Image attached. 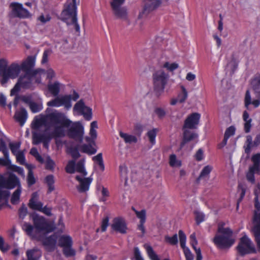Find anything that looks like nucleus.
I'll use <instances>...</instances> for the list:
<instances>
[{
	"mask_svg": "<svg viewBox=\"0 0 260 260\" xmlns=\"http://www.w3.org/2000/svg\"><path fill=\"white\" fill-rule=\"evenodd\" d=\"M69 121L60 113L36 116L32 123V144L38 145L43 143V146L48 149L52 138L64 137L62 126H68Z\"/></svg>",
	"mask_w": 260,
	"mask_h": 260,
	"instance_id": "nucleus-1",
	"label": "nucleus"
},
{
	"mask_svg": "<svg viewBox=\"0 0 260 260\" xmlns=\"http://www.w3.org/2000/svg\"><path fill=\"white\" fill-rule=\"evenodd\" d=\"M32 218L34 228L30 224L26 222L22 225L23 230L32 238L39 239L38 233H49L54 230V227L43 216L35 214L32 216Z\"/></svg>",
	"mask_w": 260,
	"mask_h": 260,
	"instance_id": "nucleus-2",
	"label": "nucleus"
},
{
	"mask_svg": "<svg viewBox=\"0 0 260 260\" xmlns=\"http://www.w3.org/2000/svg\"><path fill=\"white\" fill-rule=\"evenodd\" d=\"M46 112V113H48L49 114H55L57 112L62 114L66 118V119L70 121L68 126H62L64 132V136L66 134V128H67V135L70 138L73 139L76 141L79 142H81L82 141L84 135V127L80 122L77 121L73 122L71 120L68 118L65 114L59 112L58 110H52L51 109L48 108H47Z\"/></svg>",
	"mask_w": 260,
	"mask_h": 260,
	"instance_id": "nucleus-3",
	"label": "nucleus"
},
{
	"mask_svg": "<svg viewBox=\"0 0 260 260\" xmlns=\"http://www.w3.org/2000/svg\"><path fill=\"white\" fill-rule=\"evenodd\" d=\"M60 19L68 26H73L76 31L80 32V26L77 22L76 0L68 2L60 14Z\"/></svg>",
	"mask_w": 260,
	"mask_h": 260,
	"instance_id": "nucleus-4",
	"label": "nucleus"
},
{
	"mask_svg": "<svg viewBox=\"0 0 260 260\" xmlns=\"http://www.w3.org/2000/svg\"><path fill=\"white\" fill-rule=\"evenodd\" d=\"M223 223L218 224L217 233L213 239L214 244L220 248L230 247L235 242L233 232L229 228H223Z\"/></svg>",
	"mask_w": 260,
	"mask_h": 260,
	"instance_id": "nucleus-5",
	"label": "nucleus"
},
{
	"mask_svg": "<svg viewBox=\"0 0 260 260\" xmlns=\"http://www.w3.org/2000/svg\"><path fill=\"white\" fill-rule=\"evenodd\" d=\"M152 77L154 92L157 96H159L164 91L169 75L164 71L159 70L153 73Z\"/></svg>",
	"mask_w": 260,
	"mask_h": 260,
	"instance_id": "nucleus-6",
	"label": "nucleus"
},
{
	"mask_svg": "<svg viewBox=\"0 0 260 260\" xmlns=\"http://www.w3.org/2000/svg\"><path fill=\"white\" fill-rule=\"evenodd\" d=\"M2 79L1 83L5 84L10 79H14L16 78L21 72V67L17 62H13L8 67L3 66L2 68Z\"/></svg>",
	"mask_w": 260,
	"mask_h": 260,
	"instance_id": "nucleus-7",
	"label": "nucleus"
},
{
	"mask_svg": "<svg viewBox=\"0 0 260 260\" xmlns=\"http://www.w3.org/2000/svg\"><path fill=\"white\" fill-rule=\"evenodd\" d=\"M237 250L241 256L255 253V248L254 244L248 237L245 235L240 239Z\"/></svg>",
	"mask_w": 260,
	"mask_h": 260,
	"instance_id": "nucleus-8",
	"label": "nucleus"
},
{
	"mask_svg": "<svg viewBox=\"0 0 260 260\" xmlns=\"http://www.w3.org/2000/svg\"><path fill=\"white\" fill-rule=\"evenodd\" d=\"M37 75L25 73L23 76H20L14 87L11 90V95L16 94L22 88H29L31 86L32 78Z\"/></svg>",
	"mask_w": 260,
	"mask_h": 260,
	"instance_id": "nucleus-9",
	"label": "nucleus"
},
{
	"mask_svg": "<svg viewBox=\"0 0 260 260\" xmlns=\"http://www.w3.org/2000/svg\"><path fill=\"white\" fill-rule=\"evenodd\" d=\"M123 4L117 0H112L110 2L113 13L115 17L123 20H127L128 18L127 10L126 7H122Z\"/></svg>",
	"mask_w": 260,
	"mask_h": 260,
	"instance_id": "nucleus-10",
	"label": "nucleus"
},
{
	"mask_svg": "<svg viewBox=\"0 0 260 260\" xmlns=\"http://www.w3.org/2000/svg\"><path fill=\"white\" fill-rule=\"evenodd\" d=\"M20 185V181L17 177L11 173L8 177L6 178L2 175L0 174V189L3 188L11 189L18 187Z\"/></svg>",
	"mask_w": 260,
	"mask_h": 260,
	"instance_id": "nucleus-11",
	"label": "nucleus"
},
{
	"mask_svg": "<svg viewBox=\"0 0 260 260\" xmlns=\"http://www.w3.org/2000/svg\"><path fill=\"white\" fill-rule=\"evenodd\" d=\"M11 9V15L13 17L19 18H27L30 17L31 14L28 10L23 7L22 4L13 2L10 4Z\"/></svg>",
	"mask_w": 260,
	"mask_h": 260,
	"instance_id": "nucleus-12",
	"label": "nucleus"
},
{
	"mask_svg": "<svg viewBox=\"0 0 260 260\" xmlns=\"http://www.w3.org/2000/svg\"><path fill=\"white\" fill-rule=\"evenodd\" d=\"M35 64V57L32 56H29L22 62L20 66L21 69L25 73H27V74H32L37 75L44 72L43 70L40 69L36 70L33 69Z\"/></svg>",
	"mask_w": 260,
	"mask_h": 260,
	"instance_id": "nucleus-13",
	"label": "nucleus"
},
{
	"mask_svg": "<svg viewBox=\"0 0 260 260\" xmlns=\"http://www.w3.org/2000/svg\"><path fill=\"white\" fill-rule=\"evenodd\" d=\"M143 2V9L139 15V18H140L146 16L150 13L159 7L162 3L160 0H144Z\"/></svg>",
	"mask_w": 260,
	"mask_h": 260,
	"instance_id": "nucleus-14",
	"label": "nucleus"
},
{
	"mask_svg": "<svg viewBox=\"0 0 260 260\" xmlns=\"http://www.w3.org/2000/svg\"><path fill=\"white\" fill-rule=\"evenodd\" d=\"M79 94L75 91H73V94H65L59 96L60 107L69 110L72 106L71 101H76L79 98Z\"/></svg>",
	"mask_w": 260,
	"mask_h": 260,
	"instance_id": "nucleus-15",
	"label": "nucleus"
},
{
	"mask_svg": "<svg viewBox=\"0 0 260 260\" xmlns=\"http://www.w3.org/2000/svg\"><path fill=\"white\" fill-rule=\"evenodd\" d=\"M73 110L83 115L87 120H90L92 118L91 109L85 105L83 100H80L75 104Z\"/></svg>",
	"mask_w": 260,
	"mask_h": 260,
	"instance_id": "nucleus-16",
	"label": "nucleus"
},
{
	"mask_svg": "<svg viewBox=\"0 0 260 260\" xmlns=\"http://www.w3.org/2000/svg\"><path fill=\"white\" fill-rule=\"evenodd\" d=\"M85 141L87 144H84L80 146V150L88 155L95 154L97 151L96 144L95 141L90 139L89 137L85 138Z\"/></svg>",
	"mask_w": 260,
	"mask_h": 260,
	"instance_id": "nucleus-17",
	"label": "nucleus"
},
{
	"mask_svg": "<svg viewBox=\"0 0 260 260\" xmlns=\"http://www.w3.org/2000/svg\"><path fill=\"white\" fill-rule=\"evenodd\" d=\"M201 115L198 113L189 115L184 121L183 129H196L199 123Z\"/></svg>",
	"mask_w": 260,
	"mask_h": 260,
	"instance_id": "nucleus-18",
	"label": "nucleus"
},
{
	"mask_svg": "<svg viewBox=\"0 0 260 260\" xmlns=\"http://www.w3.org/2000/svg\"><path fill=\"white\" fill-rule=\"evenodd\" d=\"M76 179L79 183V185L76 186V188L80 193H84L89 190L90 185L92 181L91 177L82 178L80 176L77 175L76 176Z\"/></svg>",
	"mask_w": 260,
	"mask_h": 260,
	"instance_id": "nucleus-19",
	"label": "nucleus"
},
{
	"mask_svg": "<svg viewBox=\"0 0 260 260\" xmlns=\"http://www.w3.org/2000/svg\"><path fill=\"white\" fill-rule=\"evenodd\" d=\"M57 236L55 235H51L42 240V244L45 250L48 252H52L56 248Z\"/></svg>",
	"mask_w": 260,
	"mask_h": 260,
	"instance_id": "nucleus-20",
	"label": "nucleus"
},
{
	"mask_svg": "<svg viewBox=\"0 0 260 260\" xmlns=\"http://www.w3.org/2000/svg\"><path fill=\"white\" fill-rule=\"evenodd\" d=\"M112 229L118 233L124 234L126 233L127 227L125 220L121 218H115L111 225Z\"/></svg>",
	"mask_w": 260,
	"mask_h": 260,
	"instance_id": "nucleus-21",
	"label": "nucleus"
},
{
	"mask_svg": "<svg viewBox=\"0 0 260 260\" xmlns=\"http://www.w3.org/2000/svg\"><path fill=\"white\" fill-rule=\"evenodd\" d=\"M252 231L257 246L260 249V213H255Z\"/></svg>",
	"mask_w": 260,
	"mask_h": 260,
	"instance_id": "nucleus-22",
	"label": "nucleus"
},
{
	"mask_svg": "<svg viewBox=\"0 0 260 260\" xmlns=\"http://www.w3.org/2000/svg\"><path fill=\"white\" fill-rule=\"evenodd\" d=\"M188 129V128L183 129V138L180 144V148H182L186 143L198 138V135L197 134Z\"/></svg>",
	"mask_w": 260,
	"mask_h": 260,
	"instance_id": "nucleus-23",
	"label": "nucleus"
},
{
	"mask_svg": "<svg viewBox=\"0 0 260 260\" xmlns=\"http://www.w3.org/2000/svg\"><path fill=\"white\" fill-rule=\"evenodd\" d=\"M38 193L37 192H34L31 195V198L29 201L28 206L33 209L40 211L43 204L41 202H38Z\"/></svg>",
	"mask_w": 260,
	"mask_h": 260,
	"instance_id": "nucleus-24",
	"label": "nucleus"
},
{
	"mask_svg": "<svg viewBox=\"0 0 260 260\" xmlns=\"http://www.w3.org/2000/svg\"><path fill=\"white\" fill-rule=\"evenodd\" d=\"M14 118L20 123L21 126L23 125L27 118L26 110L24 108H21L20 110L16 111Z\"/></svg>",
	"mask_w": 260,
	"mask_h": 260,
	"instance_id": "nucleus-25",
	"label": "nucleus"
},
{
	"mask_svg": "<svg viewBox=\"0 0 260 260\" xmlns=\"http://www.w3.org/2000/svg\"><path fill=\"white\" fill-rule=\"evenodd\" d=\"M251 85L255 96L257 98H260V76L253 79L251 82Z\"/></svg>",
	"mask_w": 260,
	"mask_h": 260,
	"instance_id": "nucleus-26",
	"label": "nucleus"
},
{
	"mask_svg": "<svg viewBox=\"0 0 260 260\" xmlns=\"http://www.w3.org/2000/svg\"><path fill=\"white\" fill-rule=\"evenodd\" d=\"M73 241L71 237L67 235H62L58 240V246L64 248L68 246H72Z\"/></svg>",
	"mask_w": 260,
	"mask_h": 260,
	"instance_id": "nucleus-27",
	"label": "nucleus"
},
{
	"mask_svg": "<svg viewBox=\"0 0 260 260\" xmlns=\"http://www.w3.org/2000/svg\"><path fill=\"white\" fill-rule=\"evenodd\" d=\"M26 255L27 260H39L41 256V252L37 249H33L27 250Z\"/></svg>",
	"mask_w": 260,
	"mask_h": 260,
	"instance_id": "nucleus-28",
	"label": "nucleus"
},
{
	"mask_svg": "<svg viewBox=\"0 0 260 260\" xmlns=\"http://www.w3.org/2000/svg\"><path fill=\"white\" fill-rule=\"evenodd\" d=\"M60 84L58 82L48 85V90L54 96H57L60 92Z\"/></svg>",
	"mask_w": 260,
	"mask_h": 260,
	"instance_id": "nucleus-29",
	"label": "nucleus"
},
{
	"mask_svg": "<svg viewBox=\"0 0 260 260\" xmlns=\"http://www.w3.org/2000/svg\"><path fill=\"white\" fill-rule=\"evenodd\" d=\"M253 165L249 167L255 169L260 173V153L253 155L251 157Z\"/></svg>",
	"mask_w": 260,
	"mask_h": 260,
	"instance_id": "nucleus-30",
	"label": "nucleus"
},
{
	"mask_svg": "<svg viewBox=\"0 0 260 260\" xmlns=\"http://www.w3.org/2000/svg\"><path fill=\"white\" fill-rule=\"evenodd\" d=\"M212 167L209 165H207L204 167L200 174V176L197 179V181H199L203 179H208L209 174L212 170Z\"/></svg>",
	"mask_w": 260,
	"mask_h": 260,
	"instance_id": "nucleus-31",
	"label": "nucleus"
},
{
	"mask_svg": "<svg viewBox=\"0 0 260 260\" xmlns=\"http://www.w3.org/2000/svg\"><path fill=\"white\" fill-rule=\"evenodd\" d=\"M119 135L124 139L126 143H136L137 142V138L135 136L128 135L121 132H120Z\"/></svg>",
	"mask_w": 260,
	"mask_h": 260,
	"instance_id": "nucleus-32",
	"label": "nucleus"
},
{
	"mask_svg": "<svg viewBox=\"0 0 260 260\" xmlns=\"http://www.w3.org/2000/svg\"><path fill=\"white\" fill-rule=\"evenodd\" d=\"M21 193V187L20 185H19L17 189L13 193L12 195L11 202L12 204L16 205L19 203Z\"/></svg>",
	"mask_w": 260,
	"mask_h": 260,
	"instance_id": "nucleus-33",
	"label": "nucleus"
},
{
	"mask_svg": "<svg viewBox=\"0 0 260 260\" xmlns=\"http://www.w3.org/2000/svg\"><path fill=\"white\" fill-rule=\"evenodd\" d=\"M84 159L79 160L75 166L76 171L81 173L83 176H85L87 174L84 168Z\"/></svg>",
	"mask_w": 260,
	"mask_h": 260,
	"instance_id": "nucleus-34",
	"label": "nucleus"
},
{
	"mask_svg": "<svg viewBox=\"0 0 260 260\" xmlns=\"http://www.w3.org/2000/svg\"><path fill=\"white\" fill-rule=\"evenodd\" d=\"M254 174L260 175L255 169L249 167L248 172L246 174V178L248 181L253 184L255 183Z\"/></svg>",
	"mask_w": 260,
	"mask_h": 260,
	"instance_id": "nucleus-35",
	"label": "nucleus"
},
{
	"mask_svg": "<svg viewBox=\"0 0 260 260\" xmlns=\"http://www.w3.org/2000/svg\"><path fill=\"white\" fill-rule=\"evenodd\" d=\"M45 181L47 183L48 187V191L49 193L52 192L54 190V177L52 175H48L45 178Z\"/></svg>",
	"mask_w": 260,
	"mask_h": 260,
	"instance_id": "nucleus-36",
	"label": "nucleus"
},
{
	"mask_svg": "<svg viewBox=\"0 0 260 260\" xmlns=\"http://www.w3.org/2000/svg\"><path fill=\"white\" fill-rule=\"evenodd\" d=\"M27 168L28 169V173L27 175V183L29 186H31L36 183V179L34 176V174L31 170V165L26 164Z\"/></svg>",
	"mask_w": 260,
	"mask_h": 260,
	"instance_id": "nucleus-37",
	"label": "nucleus"
},
{
	"mask_svg": "<svg viewBox=\"0 0 260 260\" xmlns=\"http://www.w3.org/2000/svg\"><path fill=\"white\" fill-rule=\"evenodd\" d=\"M147 254L151 260H160L158 255L155 253L152 247L149 245L145 246Z\"/></svg>",
	"mask_w": 260,
	"mask_h": 260,
	"instance_id": "nucleus-38",
	"label": "nucleus"
},
{
	"mask_svg": "<svg viewBox=\"0 0 260 260\" xmlns=\"http://www.w3.org/2000/svg\"><path fill=\"white\" fill-rule=\"evenodd\" d=\"M254 207L255 210L254 212V216L253 218V223L254 224V219L255 213H260V203L258 201V194L256 190H254Z\"/></svg>",
	"mask_w": 260,
	"mask_h": 260,
	"instance_id": "nucleus-39",
	"label": "nucleus"
},
{
	"mask_svg": "<svg viewBox=\"0 0 260 260\" xmlns=\"http://www.w3.org/2000/svg\"><path fill=\"white\" fill-rule=\"evenodd\" d=\"M62 252L66 257L73 256L76 254V251L72 248V246H68L63 248Z\"/></svg>",
	"mask_w": 260,
	"mask_h": 260,
	"instance_id": "nucleus-40",
	"label": "nucleus"
},
{
	"mask_svg": "<svg viewBox=\"0 0 260 260\" xmlns=\"http://www.w3.org/2000/svg\"><path fill=\"white\" fill-rule=\"evenodd\" d=\"M181 88L182 89V92L178 94L177 99L179 103H184L186 100L188 96V94L186 89L184 86H182Z\"/></svg>",
	"mask_w": 260,
	"mask_h": 260,
	"instance_id": "nucleus-41",
	"label": "nucleus"
},
{
	"mask_svg": "<svg viewBox=\"0 0 260 260\" xmlns=\"http://www.w3.org/2000/svg\"><path fill=\"white\" fill-rule=\"evenodd\" d=\"M21 143L20 142H16V143H9V147L12 152V153L15 155V154L18 153L20 151H18L20 147Z\"/></svg>",
	"mask_w": 260,
	"mask_h": 260,
	"instance_id": "nucleus-42",
	"label": "nucleus"
},
{
	"mask_svg": "<svg viewBox=\"0 0 260 260\" xmlns=\"http://www.w3.org/2000/svg\"><path fill=\"white\" fill-rule=\"evenodd\" d=\"M135 211L137 217L140 219V222H145L146 221V211L142 210L140 211H138L135 209L134 208H132Z\"/></svg>",
	"mask_w": 260,
	"mask_h": 260,
	"instance_id": "nucleus-43",
	"label": "nucleus"
},
{
	"mask_svg": "<svg viewBox=\"0 0 260 260\" xmlns=\"http://www.w3.org/2000/svg\"><path fill=\"white\" fill-rule=\"evenodd\" d=\"M149 141L152 144L154 145L155 143V137L156 136V129H153L148 131L147 133Z\"/></svg>",
	"mask_w": 260,
	"mask_h": 260,
	"instance_id": "nucleus-44",
	"label": "nucleus"
},
{
	"mask_svg": "<svg viewBox=\"0 0 260 260\" xmlns=\"http://www.w3.org/2000/svg\"><path fill=\"white\" fill-rule=\"evenodd\" d=\"M46 165V169L52 170L55 167L54 161L49 156H47L44 161Z\"/></svg>",
	"mask_w": 260,
	"mask_h": 260,
	"instance_id": "nucleus-45",
	"label": "nucleus"
},
{
	"mask_svg": "<svg viewBox=\"0 0 260 260\" xmlns=\"http://www.w3.org/2000/svg\"><path fill=\"white\" fill-rule=\"evenodd\" d=\"M76 163L75 160H70L69 161L66 168V172L68 173L73 174L75 172Z\"/></svg>",
	"mask_w": 260,
	"mask_h": 260,
	"instance_id": "nucleus-46",
	"label": "nucleus"
},
{
	"mask_svg": "<svg viewBox=\"0 0 260 260\" xmlns=\"http://www.w3.org/2000/svg\"><path fill=\"white\" fill-rule=\"evenodd\" d=\"M238 191L240 192V197L237 203V206H238L239 202L242 200L245 196L246 191L245 185L242 183H239L238 185Z\"/></svg>",
	"mask_w": 260,
	"mask_h": 260,
	"instance_id": "nucleus-47",
	"label": "nucleus"
},
{
	"mask_svg": "<svg viewBox=\"0 0 260 260\" xmlns=\"http://www.w3.org/2000/svg\"><path fill=\"white\" fill-rule=\"evenodd\" d=\"M29 108L33 113H37L42 109V106L35 102H32L29 103Z\"/></svg>",
	"mask_w": 260,
	"mask_h": 260,
	"instance_id": "nucleus-48",
	"label": "nucleus"
},
{
	"mask_svg": "<svg viewBox=\"0 0 260 260\" xmlns=\"http://www.w3.org/2000/svg\"><path fill=\"white\" fill-rule=\"evenodd\" d=\"M180 246L182 248L186 247L185 246L186 237L184 232L182 230H179L178 232Z\"/></svg>",
	"mask_w": 260,
	"mask_h": 260,
	"instance_id": "nucleus-49",
	"label": "nucleus"
},
{
	"mask_svg": "<svg viewBox=\"0 0 260 260\" xmlns=\"http://www.w3.org/2000/svg\"><path fill=\"white\" fill-rule=\"evenodd\" d=\"M169 163L172 167H180L181 165V162L176 159V156L175 154H171L170 156Z\"/></svg>",
	"mask_w": 260,
	"mask_h": 260,
	"instance_id": "nucleus-50",
	"label": "nucleus"
},
{
	"mask_svg": "<svg viewBox=\"0 0 260 260\" xmlns=\"http://www.w3.org/2000/svg\"><path fill=\"white\" fill-rule=\"evenodd\" d=\"M165 238L166 241L171 245H176L178 243V242L177 234L174 235L172 237H170L168 236H166Z\"/></svg>",
	"mask_w": 260,
	"mask_h": 260,
	"instance_id": "nucleus-51",
	"label": "nucleus"
},
{
	"mask_svg": "<svg viewBox=\"0 0 260 260\" xmlns=\"http://www.w3.org/2000/svg\"><path fill=\"white\" fill-rule=\"evenodd\" d=\"M252 137L250 135H248L246 137V146L245 148V152L246 153H249L250 151V149L252 145Z\"/></svg>",
	"mask_w": 260,
	"mask_h": 260,
	"instance_id": "nucleus-52",
	"label": "nucleus"
},
{
	"mask_svg": "<svg viewBox=\"0 0 260 260\" xmlns=\"http://www.w3.org/2000/svg\"><path fill=\"white\" fill-rule=\"evenodd\" d=\"M194 214L196 220L198 224H199L201 222L204 220L205 215L202 212L199 211H195Z\"/></svg>",
	"mask_w": 260,
	"mask_h": 260,
	"instance_id": "nucleus-53",
	"label": "nucleus"
},
{
	"mask_svg": "<svg viewBox=\"0 0 260 260\" xmlns=\"http://www.w3.org/2000/svg\"><path fill=\"white\" fill-rule=\"evenodd\" d=\"M236 128L234 126H231L228 127L225 132L224 137L229 139L230 137L234 135Z\"/></svg>",
	"mask_w": 260,
	"mask_h": 260,
	"instance_id": "nucleus-54",
	"label": "nucleus"
},
{
	"mask_svg": "<svg viewBox=\"0 0 260 260\" xmlns=\"http://www.w3.org/2000/svg\"><path fill=\"white\" fill-rule=\"evenodd\" d=\"M47 105L49 107H60L59 97L56 96L55 99L47 102Z\"/></svg>",
	"mask_w": 260,
	"mask_h": 260,
	"instance_id": "nucleus-55",
	"label": "nucleus"
},
{
	"mask_svg": "<svg viewBox=\"0 0 260 260\" xmlns=\"http://www.w3.org/2000/svg\"><path fill=\"white\" fill-rule=\"evenodd\" d=\"M27 214V209L24 204L19 209V217L23 219Z\"/></svg>",
	"mask_w": 260,
	"mask_h": 260,
	"instance_id": "nucleus-56",
	"label": "nucleus"
},
{
	"mask_svg": "<svg viewBox=\"0 0 260 260\" xmlns=\"http://www.w3.org/2000/svg\"><path fill=\"white\" fill-rule=\"evenodd\" d=\"M179 66L178 64L176 63H170L168 62H166L164 64V67L165 68H167L168 70L170 71H173L177 69L178 68Z\"/></svg>",
	"mask_w": 260,
	"mask_h": 260,
	"instance_id": "nucleus-57",
	"label": "nucleus"
},
{
	"mask_svg": "<svg viewBox=\"0 0 260 260\" xmlns=\"http://www.w3.org/2000/svg\"><path fill=\"white\" fill-rule=\"evenodd\" d=\"M154 113L160 119L164 118L166 114V112L164 109L158 107L154 109Z\"/></svg>",
	"mask_w": 260,
	"mask_h": 260,
	"instance_id": "nucleus-58",
	"label": "nucleus"
},
{
	"mask_svg": "<svg viewBox=\"0 0 260 260\" xmlns=\"http://www.w3.org/2000/svg\"><path fill=\"white\" fill-rule=\"evenodd\" d=\"M186 260H193V255L191 252L188 248L185 247L182 248Z\"/></svg>",
	"mask_w": 260,
	"mask_h": 260,
	"instance_id": "nucleus-59",
	"label": "nucleus"
},
{
	"mask_svg": "<svg viewBox=\"0 0 260 260\" xmlns=\"http://www.w3.org/2000/svg\"><path fill=\"white\" fill-rule=\"evenodd\" d=\"M119 171H120V176L124 178V179L125 180V181H126V180H127V168L125 166H120L119 167Z\"/></svg>",
	"mask_w": 260,
	"mask_h": 260,
	"instance_id": "nucleus-60",
	"label": "nucleus"
},
{
	"mask_svg": "<svg viewBox=\"0 0 260 260\" xmlns=\"http://www.w3.org/2000/svg\"><path fill=\"white\" fill-rule=\"evenodd\" d=\"M244 101L245 106L247 108H248V106L251 104V98L249 90H247L246 92Z\"/></svg>",
	"mask_w": 260,
	"mask_h": 260,
	"instance_id": "nucleus-61",
	"label": "nucleus"
},
{
	"mask_svg": "<svg viewBox=\"0 0 260 260\" xmlns=\"http://www.w3.org/2000/svg\"><path fill=\"white\" fill-rule=\"evenodd\" d=\"M16 157L17 161L20 164L24 165L25 162V156L22 151L19 152L18 153L15 155Z\"/></svg>",
	"mask_w": 260,
	"mask_h": 260,
	"instance_id": "nucleus-62",
	"label": "nucleus"
},
{
	"mask_svg": "<svg viewBox=\"0 0 260 260\" xmlns=\"http://www.w3.org/2000/svg\"><path fill=\"white\" fill-rule=\"evenodd\" d=\"M109 217L108 216L104 218L101 223V231L102 232L106 231L107 226L109 225Z\"/></svg>",
	"mask_w": 260,
	"mask_h": 260,
	"instance_id": "nucleus-63",
	"label": "nucleus"
},
{
	"mask_svg": "<svg viewBox=\"0 0 260 260\" xmlns=\"http://www.w3.org/2000/svg\"><path fill=\"white\" fill-rule=\"evenodd\" d=\"M239 61L235 58L234 56H232V59L229 63L230 65H231L232 71L234 72L238 68Z\"/></svg>",
	"mask_w": 260,
	"mask_h": 260,
	"instance_id": "nucleus-64",
	"label": "nucleus"
}]
</instances>
